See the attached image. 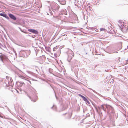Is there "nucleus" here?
<instances>
[{
  "label": "nucleus",
  "mask_w": 128,
  "mask_h": 128,
  "mask_svg": "<svg viewBox=\"0 0 128 128\" xmlns=\"http://www.w3.org/2000/svg\"><path fill=\"white\" fill-rule=\"evenodd\" d=\"M96 110L97 111L98 110V109L100 111H101V106H98V109H97V108H96Z\"/></svg>",
  "instance_id": "nucleus-16"
},
{
  "label": "nucleus",
  "mask_w": 128,
  "mask_h": 128,
  "mask_svg": "<svg viewBox=\"0 0 128 128\" xmlns=\"http://www.w3.org/2000/svg\"><path fill=\"white\" fill-rule=\"evenodd\" d=\"M84 97V96H82L81 97L83 98Z\"/></svg>",
  "instance_id": "nucleus-29"
},
{
  "label": "nucleus",
  "mask_w": 128,
  "mask_h": 128,
  "mask_svg": "<svg viewBox=\"0 0 128 128\" xmlns=\"http://www.w3.org/2000/svg\"><path fill=\"white\" fill-rule=\"evenodd\" d=\"M0 16H2L4 17H5L8 20H9V17L7 15L5 14L2 13H0Z\"/></svg>",
  "instance_id": "nucleus-10"
},
{
  "label": "nucleus",
  "mask_w": 128,
  "mask_h": 128,
  "mask_svg": "<svg viewBox=\"0 0 128 128\" xmlns=\"http://www.w3.org/2000/svg\"><path fill=\"white\" fill-rule=\"evenodd\" d=\"M104 105H102L101 106V109H102L104 111H105L106 108H104Z\"/></svg>",
  "instance_id": "nucleus-15"
},
{
  "label": "nucleus",
  "mask_w": 128,
  "mask_h": 128,
  "mask_svg": "<svg viewBox=\"0 0 128 128\" xmlns=\"http://www.w3.org/2000/svg\"><path fill=\"white\" fill-rule=\"evenodd\" d=\"M54 106H53L52 107V108Z\"/></svg>",
  "instance_id": "nucleus-32"
},
{
  "label": "nucleus",
  "mask_w": 128,
  "mask_h": 128,
  "mask_svg": "<svg viewBox=\"0 0 128 128\" xmlns=\"http://www.w3.org/2000/svg\"><path fill=\"white\" fill-rule=\"evenodd\" d=\"M85 9L86 10V11L90 14L91 13L92 10L91 9V7L88 6L84 5Z\"/></svg>",
  "instance_id": "nucleus-4"
},
{
  "label": "nucleus",
  "mask_w": 128,
  "mask_h": 128,
  "mask_svg": "<svg viewBox=\"0 0 128 128\" xmlns=\"http://www.w3.org/2000/svg\"><path fill=\"white\" fill-rule=\"evenodd\" d=\"M66 3V2L65 1H64V3L63 4H62V3L61 4H65Z\"/></svg>",
  "instance_id": "nucleus-25"
},
{
  "label": "nucleus",
  "mask_w": 128,
  "mask_h": 128,
  "mask_svg": "<svg viewBox=\"0 0 128 128\" xmlns=\"http://www.w3.org/2000/svg\"><path fill=\"white\" fill-rule=\"evenodd\" d=\"M65 10V11L66 12H67V11H66V10ZM67 13V12H66V13Z\"/></svg>",
  "instance_id": "nucleus-33"
},
{
  "label": "nucleus",
  "mask_w": 128,
  "mask_h": 128,
  "mask_svg": "<svg viewBox=\"0 0 128 128\" xmlns=\"http://www.w3.org/2000/svg\"><path fill=\"white\" fill-rule=\"evenodd\" d=\"M85 102H86L88 103V104H89L90 103V102H89V101H88V100L87 99L85 101Z\"/></svg>",
  "instance_id": "nucleus-23"
},
{
  "label": "nucleus",
  "mask_w": 128,
  "mask_h": 128,
  "mask_svg": "<svg viewBox=\"0 0 128 128\" xmlns=\"http://www.w3.org/2000/svg\"><path fill=\"white\" fill-rule=\"evenodd\" d=\"M83 100L85 101L86 100H87V99L85 97H84L83 98Z\"/></svg>",
  "instance_id": "nucleus-20"
},
{
  "label": "nucleus",
  "mask_w": 128,
  "mask_h": 128,
  "mask_svg": "<svg viewBox=\"0 0 128 128\" xmlns=\"http://www.w3.org/2000/svg\"><path fill=\"white\" fill-rule=\"evenodd\" d=\"M71 52L69 53L68 54V60L69 62L70 61L74 55V53L72 51H71Z\"/></svg>",
  "instance_id": "nucleus-3"
},
{
  "label": "nucleus",
  "mask_w": 128,
  "mask_h": 128,
  "mask_svg": "<svg viewBox=\"0 0 128 128\" xmlns=\"http://www.w3.org/2000/svg\"><path fill=\"white\" fill-rule=\"evenodd\" d=\"M8 60L7 56L5 54L0 53V60L2 63L4 62V61L7 60Z\"/></svg>",
  "instance_id": "nucleus-2"
},
{
  "label": "nucleus",
  "mask_w": 128,
  "mask_h": 128,
  "mask_svg": "<svg viewBox=\"0 0 128 128\" xmlns=\"http://www.w3.org/2000/svg\"><path fill=\"white\" fill-rule=\"evenodd\" d=\"M78 61L76 60H74L72 62V65L75 66H78Z\"/></svg>",
  "instance_id": "nucleus-9"
},
{
  "label": "nucleus",
  "mask_w": 128,
  "mask_h": 128,
  "mask_svg": "<svg viewBox=\"0 0 128 128\" xmlns=\"http://www.w3.org/2000/svg\"><path fill=\"white\" fill-rule=\"evenodd\" d=\"M108 53H109V54H111V53H113V52H108Z\"/></svg>",
  "instance_id": "nucleus-27"
},
{
  "label": "nucleus",
  "mask_w": 128,
  "mask_h": 128,
  "mask_svg": "<svg viewBox=\"0 0 128 128\" xmlns=\"http://www.w3.org/2000/svg\"><path fill=\"white\" fill-rule=\"evenodd\" d=\"M55 49H56L55 48H53V50H54V51L55 50Z\"/></svg>",
  "instance_id": "nucleus-30"
},
{
  "label": "nucleus",
  "mask_w": 128,
  "mask_h": 128,
  "mask_svg": "<svg viewBox=\"0 0 128 128\" xmlns=\"http://www.w3.org/2000/svg\"><path fill=\"white\" fill-rule=\"evenodd\" d=\"M40 51V50H38V49H36V55H37V54H38V52H39Z\"/></svg>",
  "instance_id": "nucleus-17"
},
{
  "label": "nucleus",
  "mask_w": 128,
  "mask_h": 128,
  "mask_svg": "<svg viewBox=\"0 0 128 128\" xmlns=\"http://www.w3.org/2000/svg\"><path fill=\"white\" fill-rule=\"evenodd\" d=\"M21 78L23 79L24 80H27L28 81V82L30 84H31V82L30 80H27L26 79H24V76H21Z\"/></svg>",
  "instance_id": "nucleus-13"
},
{
  "label": "nucleus",
  "mask_w": 128,
  "mask_h": 128,
  "mask_svg": "<svg viewBox=\"0 0 128 128\" xmlns=\"http://www.w3.org/2000/svg\"><path fill=\"white\" fill-rule=\"evenodd\" d=\"M100 31H104L105 29L103 28H100Z\"/></svg>",
  "instance_id": "nucleus-19"
},
{
  "label": "nucleus",
  "mask_w": 128,
  "mask_h": 128,
  "mask_svg": "<svg viewBox=\"0 0 128 128\" xmlns=\"http://www.w3.org/2000/svg\"><path fill=\"white\" fill-rule=\"evenodd\" d=\"M85 0H81L80 1V2L81 3V4H82V5H83L85 3Z\"/></svg>",
  "instance_id": "nucleus-14"
},
{
  "label": "nucleus",
  "mask_w": 128,
  "mask_h": 128,
  "mask_svg": "<svg viewBox=\"0 0 128 128\" xmlns=\"http://www.w3.org/2000/svg\"><path fill=\"white\" fill-rule=\"evenodd\" d=\"M58 6V8H57L56 9H54L53 10V11L54 12V10H55V11H57L59 8V7H58V6Z\"/></svg>",
  "instance_id": "nucleus-18"
},
{
  "label": "nucleus",
  "mask_w": 128,
  "mask_h": 128,
  "mask_svg": "<svg viewBox=\"0 0 128 128\" xmlns=\"http://www.w3.org/2000/svg\"><path fill=\"white\" fill-rule=\"evenodd\" d=\"M19 83L20 84H24V82H23L20 81L19 82Z\"/></svg>",
  "instance_id": "nucleus-21"
},
{
  "label": "nucleus",
  "mask_w": 128,
  "mask_h": 128,
  "mask_svg": "<svg viewBox=\"0 0 128 128\" xmlns=\"http://www.w3.org/2000/svg\"><path fill=\"white\" fill-rule=\"evenodd\" d=\"M28 96L32 101L34 102L36 101L38 97L36 95V90L32 88V90L30 92V95H28Z\"/></svg>",
  "instance_id": "nucleus-1"
},
{
  "label": "nucleus",
  "mask_w": 128,
  "mask_h": 128,
  "mask_svg": "<svg viewBox=\"0 0 128 128\" xmlns=\"http://www.w3.org/2000/svg\"><path fill=\"white\" fill-rule=\"evenodd\" d=\"M20 28V30L22 32H24V33H25V32H24L22 30H21V28Z\"/></svg>",
  "instance_id": "nucleus-26"
},
{
  "label": "nucleus",
  "mask_w": 128,
  "mask_h": 128,
  "mask_svg": "<svg viewBox=\"0 0 128 128\" xmlns=\"http://www.w3.org/2000/svg\"><path fill=\"white\" fill-rule=\"evenodd\" d=\"M3 46L2 44L0 42V48H1Z\"/></svg>",
  "instance_id": "nucleus-22"
},
{
  "label": "nucleus",
  "mask_w": 128,
  "mask_h": 128,
  "mask_svg": "<svg viewBox=\"0 0 128 128\" xmlns=\"http://www.w3.org/2000/svg\"><path fill=\"white\" fill-rule=\"evenodd\" d=\"M124 28H120V29H121V30L124 32H126L128 30V28H127L126 27H124Z\"/></svg>",
  "instance_id": "nucleus-12"
},
{
  "label": "nucleus",
  "mask_w": 128,
  "mask_h": 128,
  "mask_svg": "<svg viewBox=\"0 0 128 128\" xmlns=\"http://www.w3.org/2000/svg\"><path fill=\"white\" fill-rule=\"evenodd\" d=\"M89 4V3L88 4Z\"/></svg>",
  "instance_id": "nucleus-35"
},
{
  "label": "nucleus",
  "mask_w": 128,
  "mask_h": 128,
  "mask_svg": "<svg viewBox=\"0 0 128 128\" xmlns=\"http://www.w3.org/2000/svg\"><path fill=\"white\" fill-rule=\"evenodd\" d=\"M127 61H128V59L127 60Z\"/></svg>",
  "instance_id": "nucleus-34"
},
{
  "label": "nucleus",
  "mask_w": 128,
  "mask_h": 128,
  "mask_svg": "<svg viewBox=\"0 0 128 128\" xmlns=\"http://www.w3.org/2000/svg\"><path fill=\"white\" fill-rule=\"evenodd\" d=\"M20 55L21 56L23 57H27L26 55V52L24 51H21L20 52Z\"/></svg>",
  "instance_id": "nucleus-7"
},
{
  "label": "nucleus",
  "mask_w": 128,
  "mask_h": 128,
  "mask_svg": "<svg viewBox=\"0 0 128 128\" xmlns=\"http://www.w3.org/2000/svg\"><path fill=\"white\" fill-rule=\"evenodd\" d=\"M120 44L121 45V46H122V42H119Z\"/></svg>",
  "instance_id": "nucleus-24"
},
{
  "label": "nucleus",
  "mask_w": 128,
  "mask_h": 128,
  "mask_svg": "<svg viewBox=\"0 0 128 128\" xmlns=\"http://www.w3.org/2000/svg\"><path fill=\"white\" fill-rule=\"evenodd\" d=\"M79 95L81 97H82V95H81V94H79Z\"/></svg>",
  "instance_id": "nucleus-28"
},
{
  "label": "nucleus",
  "mask_w": 128,
  "mask_h": 128,
  "mask_svg": "<svg viewBox=\"0 0 128 128\" xmlns=\"http://www.w3.org/2000/svg\"><path fill=\"white\" fill-rule=\"evenodd\" d=\"M128 64V63L127 62H126V64Z\"/></svg>",
  "instance_id": "nucleus-31"
},
{
  "label": "nucleus",
  "mask_w": 128,
  "mask_h": 128,
  "mask_svg": "<svg viewBox=\"0 0 128 128\" xmlns=\"http://www.w3.org/2000/svg\"><path fill=\"white\" fill-rule=\"evenodd\" d=\"M28 31L34 34H37L38 33V32L37 30L34 29H28Z\"/></svg>",
  "instance_id": "nucleus-8"
},
{
  "label": "nucleus",
  "mask_w": 128,
  "mask_h": 128,
  "mask_svg": "<svg viewBox=\"0 0 128 128\" xmlns=\"http://www.w3.org/2000/svg\"><path fill=\"white\" fill-rule=\"evenodd\" d=\"M9 17L12 19L14 20H15L16 19V17L13 14H10L9 15Z\"/></svg>",
  "instance_id": "nucleus-11"
},
{
  "label": "nucleus",
  "mask_w": 128,
  "mask_h": 128,
  "mask_svg": "<svg viewBox=\"0 0 128 128\" xmlns=\"http://www.w3.org/2000/svg\"><path fill=\"white\" fill-rule=\"evenodd\" d=\"M6 78L7 80L6 81L5 83L6 84L7 83H8L9 85H10L11 83L12 82V78L10 77H6Z\"/></svg>",
  "instance_id": "nucleus-5"
},
{
  "label": "nucleus",
  "mask_w": 128,
  "mask_h": 128,
  "mask_svg": "<svg viewBox=\"0 0 128 128\" xmlns=\"http://www.w3.org/2000/svg\"><path fill=\"white\" fill-rule=\"evenodd\" d=\"M118 25L120 28H124V22L122 20H119L118 21Z\"/></svg>",
  "instance_id": "nucleus-6"
}]
</instances>
